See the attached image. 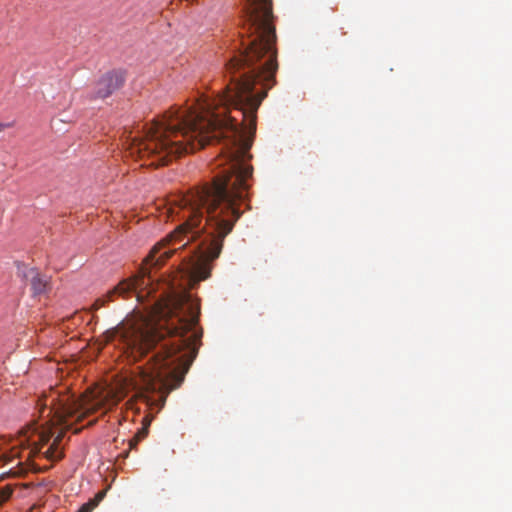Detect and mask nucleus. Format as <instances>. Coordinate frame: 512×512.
<instances>
[{
    "mask_svg": "<svg viewBox=\"0 0 512 512\" xmlns=\"http://www.w3.org/2000/svg\"><path fill=\"white\" fill-rule=\"evenodd\" d=\"M242 49L227 64L231 84L214 109L209 100L171 108L153 121L141 139L127 149L143 164H168L182 154L223 139L222 157L247 163L256 130L257 111L275 83L278 69L271 0H245Z\"/></svg>",
    "mask_w": 512,
    "mask_h": 512,
    "instance_id": "f257e3e1",
    "label": "nucleus"
},
{
    "mask_svg": "<svg viewBox=\"0 0 512 512\" xmlns=\"http://www.w3.org/2000/svg\"><path fill=\"white\" fill-rule=\"evenodd\" d=\"M227 167L212 183L195 188L183 196V217L186 221L158 242L145 258V265L137 275L120 281L113 289L95 300L94 310L115 300L135 294L144 302L153 292L148 265L162 264L190 242L198 241L183 258V271L192 285L206 280L211 274V262L222 251L225 237L231 233L242 212L240 203L247 197L253 167L239 160L223 157Z\"/></svg>",
    "mask_w": 512,
    "mask_h": 512,
    "instance_id": "f03ea898",
    "label": "nucleus"
},
{
    "mask_svg": "<svg viewBox=\"0 0 512 512\" xmlns=\"http://www.w3.org/2000/svg\"><path fill=\"white\" fill-rule=\"evenodd\" d=\"M200 304L188 291H172L158 298L149 317L127 319L103 334L133 361L151 353L131 379L138 396L158 413L168 393L179 387L195 359L202 330L198 328Z\"/></svg>",
    "mask_w": 512,
    "mask_h": 512,
    "instance_id": "7ed1b4c3",
    "label": "nucleus"
},
{
    "mask_svg": "<svg viewBox=\"0 0 512 512\" xmlns=\"http://www.w3.org/2000/svg\"><path fill=\"white\" fill-rule=\"evenodd\" d=\"M120 399L113 389L98 385L79 397L67 387L51 388L37 401L40 418L44 420L40 426L29 427L14 444L0 438L2 474L24 475L32 469L29 460L37 455L51 461L60 460L64 455L62 440L65 432L87 415L100 409H111Z\"/></svg>",
    "mask_w": 512,
    "mask_h": 512,
    "instance_id": "20e7f679",
    "label": "nucleus"
},
{
    "mask_svg": "<svg viewBox=\"0 0 512 512\" xmlns=\"http://www.w3.org/2000/svg\"><path fill=\"white\" fill-rule=\"evenodd\" d=\"M18 275L30 282L33 297L46 295L51 290L50 278L41 274L37 269L18 264Z\"/></svg>",
    "mask_w": 512,
    "mask_h": 512,
    "instance_id": "39448f33",
    "label": "nucleus"
},
{
    "mask_svg": "<svg viewBox=\"0 0 512 512\" xmlns=\"http://www.w3.org/2000/svg\"><path fill=\"white\" fill-rule=\"evenodd\" d=\"M125 82V74L121 70L105 73L96 83L94 97L104 99L119 90Z\"/></svg>",
    "mask_w": 512,
    "mask_h": 512,
    "instance_id": "423d86ee",
    "label": "nucleus"
},
{
    "mask_svg": "<svg viewBox=\"0 0 512 512\" xmlns=\"http://www.w3.org/2000/svg\"><path fill=\"white\" fill-rule=\"evenodd\" d=\"M106 495V491L105 490H102V491H99L94 499H92L91 501H89L88 503L84 504L85 506H90V510L92 511L105 497Z\"/></svg>",
    "mask_w": 512,
    "mask_h": 512,
    "instance_id": "0eeeda50",
    "label": "nucleus"
},
{
    "mask_svg": "<svg viewBox=\"0 0 512 512\" xmlns=\"http://www.w3.org/2000/svg\"><path fill=\"white\" fill-rule=\"evenodd\" d=\"M11 494L12 489L10 486L0 488V506L11 497Z\"/></svg>",
    "mask_w": 512,
    "mask_h": 512,
    "instance_id": "6e6552de",
    "label": "nucleus"
},
{
    "mask_svg": "<svg viewBox=\"0 0 512 512\" xmlns=\"http://www.w3.org/2000/svg\"><path fill=\"white\" fill-rule=\"evenodd\" d=\"M34 489H35V492H36L37 494L45 493V492H47V491L49 490V488L47 487V485H46V484H44V483H38V484H36Z\"/></svg>",
    "mask_w": 512,
    "mask_h": 512,
    "instance_id": "1a4fd4ad",
    "label": "nucleus"
},
{
    "mask_svg": "<svg viewBox=\"0 0 512 512\" xmlns=\"http://www.w3.org/2000/svg\"><path fill=\"white\" fill-rule=\"evenodd\" d=\"M12 126L11 123H2L0 122V132L7 129V128H10Z\"/></svg>",
    "mask_w": 512,
    "mask_h": 512,
    "instance_id": "9d476101",
    "label": "nucleus"
},
{
    "mask_svg": "<svg viewBox=\"0 0 512 512\" xmlns=\"http://www.w3.org/2000/svg\"><path fill=\"white\" fill-rule=\"evenodd\" d=\"M77 512H92L90 510V506L82 505V507Z\"/></svg>",
    "mask_w": 512,
    "mask_h": 512,
    "instance_id": "9b49d317",
    "label": "nucleus"
},
{
    "mask_svg": "<svg viewBox=\"0 0 512 512\" xmlns=\"http://www.w3.org/2000/svg\"><path fill=\"white\" fill-rule=\"evenodd\" d=\"M136 442H137V439H133V440L130 442V446L134 445Z\"/></svg>",
    "mask_w": 512,
    "mask_h": 512,
    "instance_id": "f8f14e48",
    "label": "nucleus"
}]
</instances>
